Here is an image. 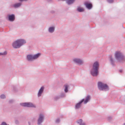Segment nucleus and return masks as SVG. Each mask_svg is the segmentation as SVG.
<instances>
[{
    "label": "nucleus",
    "instance_id": "obj_21",
    "mask_svg": "<svg viewBox=\"0 0 125 125\" xmlns=\"http://www.w3.org/2000/svg\"><path fill=\"white\" fill-rule=\"evenodd\" d=\"M59 95L61 98L65 97L66 96L65 94L64 93H61Z\"/></svg>",
    "mask_w": 125,
    "mask_h": 125
},
{
    "label": "nucleus",
    "instance_id": "obj_1",
    "mask_svg": "<svg viewBox=\"0 0 125 125\" xmlns=\"http://www.w3.org/2000/svg\"><path fill=\"white\" fill-rule=\"evenodd\" d=\"M99 63L98 62L96 61L93 63L92 68L90 71L91 74L93 77H96L99 74Z\"/></svg>",
    "mask_w": 125,
    "mask_h": 125
},
{
    "label": "nucleus",
    "instance_id": "obj_20",
    "mask_svg": "<svg viewBox=\"0 0 125 125\" xmlns=\"http://www.w3.org/2000/svg\"><path fill=\"white\" fill-rule=\"evenodd\" d=\"M77 10L79 12H82L84 11V10L83 8H81L80 7H78L77 9Z\"/></svg>",
    "mask_w": 125,
    "mask_h": 125
},
{
    "label": "nucleus",
    "instance_id": "obj_31",
    "mask_svg": "<svg viewBox=\"0 0 125 125\" xmlns=\"http://www.w3.org/2000/svg\"><path fill=\"white\" fill-rule=\"evenodd\" d=\"M15 123L17 125L19 124V121L17 120H16L15 121Z\"/></svg>",
    "mask_w": 125,
    "mask_h": 125
},
{
    "label": "nucleus",
    "instance_id": "obj_32",
    "mask_svg": "<svg viewBox=\"0 0 125 125\" xmlns=\"http://www.w3.org/2000/svg\"><path fill=\"white\" fill-rule=\"evenodd\" d=\"M32 123V121H29L28 122V124L29 125H31Z\"/></svg>",
    "mask_w": 125,
    "mask_h": 125
},
{
    "label": "nucleus",
    "instance_id": "obj_25",
    "mask_svg": "<svg viewBox=\"0 0 125 125\" xmlns=\"http://www.w3.org/2000/svg\"><path fill=\"white\" fill-rule=\"evenodd\" d=\"M0 98L1 99H4L5 98H6L5 96V95H4V94H1L0 96Z\"/></svg>",
    "mask_w": 125,
    "mask_h": 125
},
{
    "label": "nucleus",
    "instance_id": "obj_15",
    "mask_svg": "<svg viewBox=\"0 0 125 125\" xmlns=\"http://www.w3.org/2000/svg\"><path fill=\"white\" fill-rule=\"evenodd\" d=\"M84 5L86 8L89 10L91 9L92 8V4L88 2H86L84 3Z\"/></svg>",
    "mask_w": 125,
    "mask_h": 125
},
{
    "label": "nucleus",
    "instance_id": "obj_2",
    "mask_svg": "<svg viewBox=\"0 0 125 125\" xmlns=\"http://www.w3.org/2000/svg\"><path fill=\"white\" fill-rule=\"evenodd\" d=\"M98 87L99 90L100 91H106L109 90V87L107 84L100 82H99L98 83Z\"/></svg>",
    "mask_w": 125,
    "mask_h": 125
},
{
    "label": "nucleus",
    "instance_id": "obj_23",
    "mask_svg": "<svg viewBox=\"0 0 125 125\" xmlns=\"http://www.w3.org/2000/svg\"><path fill=\"white\" fill-rule=\"evenodd\" d=\"M68 86L67 85H66L65 86V89H64V91L66 93L68 91Z\"/></svg>",
    "mask_w": 125,
    "mask_h": 125
},
{
    "label": "nucleus",
    "instance_id": "obj_12",
    "mask_svg": "<svg viewBox=\"0 0 125 125\" xmlns=\"http://www.w3.org/2000/svg\"><path fill=\"white\" fill-rule=\"evenodd\" d=\"M22 3L21 2H19L12 4L10 5V7H13L15 9H17L20 7Z\"/></svg>",
    "mask_w": 125,
    "mask_h": 125
},
{
    "label": "nucleus",
    "instance_id": "obj_7",
    "mask_svg": "<svg viewBox=\"0 0 125 125\" xmlns=\"http://www.w3.org/2000/svg\"><path fill=\"white\" fill-rule=\"evenodd\" d=\"M20 105L21 106L27 107L35 108L36 106L32 103L31 102L24 103H20Z\"/></svg>",
    "mask_w": 125,
    "mask_h": 125
},
{
    "label": "nucleus",
    "instance_id": "obj_13",
    "mask_svg": "<svg viewBox=\"0 0 125 125\" xmlns=\"http://www.w3.org/2000/svg\"><path fill=\"white\" fill-rule=\"evenodd\" d=\"M17 40L20 47L26 43V40L23 39H20L18 40Z\"/></svg>",
    "mask_w": 125,
    "mask_h": 125
},
{
    "label": "nucleus",
    "instance_id": "obj_35",
    "mask_svg": "<svg viewBox=\"0 0 125 125\" xmlns=\"http://www.w3.org/2000/svg\"><path fill=\"white\" fill-rule=\"evenodd\" d=\"M51 0H47L48 1H51Z\"/></svg>",
    "mask_w": 125,
    "mask_h": 125
},
{
    "label": "nucleus",
    "instance_id": "obj_3",
    "mask_svg": "<svg viewBox=\"0 0 125 125\" xmlns=\"http://www.w3.org/2000/svg\"><path fill=\"white\" fill-rule=\"evenodd\" d=\"M41 54L38 53L35 54H29L27 55L26 59L28 61H32L33 60L36 59L40 56Z\"/></svg>",
    "mask_w": 125,
    "mask_h": 125
},
{
    "label": "nucleus",
    "instance_id": "obj_34",
    "mask_svg": "<svg viewBox=\"0 0 125 125\" xmlns=\"http://www.w3.org/2000/svg\"><path fill=\"white\" fill-rule=\"evenodd\" d=\"M119 72L121 73H122V70H119Z\"/></svg>",
    "mask_w": 125,
    "mask_h": 125
},
{
    "label": "nucleus",
    "instance_id": "obj_22",
    "mask_svg": "<svg viewBox=\"0 0 125 125\" xmlns=\"http://www.w3.org/2000/svg\"><path fill=\"white\" fill-rule=\"evenodd\" d=\"M60 98H61L59 95L55 96L54 97V99L55 101L57 100L58 99Z\"/></svg>",
    "mask_w": 125,
    "mask_h": 125
},
{
    "label": "nucleus",
    "instance_id": "obj_6",
    "mask_svg": "<svg viewBox=\"0 0 125 125\" xmlns=\"http://www.w3.org/2000/svg\"><path fill=\"white\" fill-rule=\"evenodd\" d=\"M73 61L76 64L80 65H82L84 62L83 59L78 58H74L73 59Z\"/></svg>",
    "mask_w": 125,
    "mask_h": 125
},
{
    "label": "nucleus",
    "instance_id": "obj_36",
    "mask_svg": "<svg viewBox=\"0 0 125 125\" xmlns=\"http://www.w3.org/2000/svg\"><path fill=\"white\" fill-rule=\"evenodd\" d=\"M1 52H0V56L1 55Z\"/></svg>",
    "mask_w": 125,
    "mask_h": 125
},
{
    "label": "nucleus",
    "instance_id": "obj_9",
    "mask_svg": "<svg viewBox=\"0 0 125 125\" xmlns=\"http://www.w3.org/2000/svg\"><path fill=\"white\" fill-rule=\"evenodd\" d=\"M8 17L9 21L11 22L13 21L15 19V15L14 14L9 15Z\"/></svg>",
    "mask_w": 125,
    "mask_h": 125
},
{
    "label": "nucleus",
    "instance_id": "obj_17",
    "mask_svg": "<svg viewBox=\"0 0 125 125\" xmlns=\"http://www.w3.org/2000/svg\"><path fill=\"white\" fill-rule=\"evenodd\" d=\"M90 96L89 95H87L85 99H84V100L83 102H84V104H86L87 102H88L90 100Z\"/></svg>",
    "mask_w": 125,
    "mask_h": 125
},
{
    "label": "nucleus",
    "instance_id": "obj_18",
    "mask_svg": "<svg viewBox=\"0 0 125 125\" xmlns=\"http://www.w3.org/2000/svg\"><path fill=\"white\" fill-rule=\"evenodd\" d=\"M55 27L54 26L50 27L48 29V31L50 33L53 32L55 31Z\"/></svg>",
    "mask_w": 125,
    "mask_h": 125
},
{
    "label": "nucleus",
    "instance_id": "obj_29",
    "mask_svg": "<svg viewBox=\"0 0 125 125\" xmlns=\"http://www.w3.org/2000/svg\"><path fill=\"white\" fill-rule=\"evenodd\" d=\"M112 117L111 116H109L108 117L107 119L109 121H110L112 119Z\"/></svg>",
    "mask_w": 125,
    "mask_h": 125
},
{
    "label": "nucleus",
    "instance_id": "obj_19",
    "mask_svg": "<svg viewBox=\"0 0 125 125\" xmlns=\"http://www.w3.org/2000/svg\"><path fill=\"white\" fill-rule=\"evenodd\" d=\"M82 119H80L77 121V123L80 124V125H85V124L84 123H82Z\"/></svg>",
    "mask_w": 125,
    "mask_h": 125
},
{
    "label": "nucleus",
    "instance_id": "obj_30",
    "mask_svg": "<svg viewBox=\"0 0 125 125\" xmlns=\"http://www.w3.org/2000/svg\"><path fill=\"white\" fill-rule=\"evenodd\" d=\"M14 102V100H10L9 101V103L10 104H11Z\"/></svg>",
    "mask_w": 125,
    "mask_h": 125
},
{
    "label": "nucleus",
    "instance_id": "obj_28",
    "mask_svg": "<svg viewBox=\"0 0 125 125\" xmlns=\"http://www.w3.org/2000/svg\"><path fill=\"white\" fill-rule=\"evenodd\" d=\"M108 2L109 3H112L114 2L113 0H107Z\"/></svg>",
    "mask_w": 125,
    "mask_h": 125
},
{
    "label": "nucleus",
    "instance_id": "obj_26",
    "mask_svg": "<svg viewBox=\"0 0 125 125\" xmlns=\"http://www.w3.org/2000/svg\"><path fill=\"white\" fill-rule=\"evenodd\" d=\"M1 55L4 56L7 54V52L6 51H4L3 52H1Z\"/></svg>",
    "mask_w": 125,
    "mask_h": 125
},
{
    "label": "nucleus",
    "instance_id": "obj_14",
    "mask_svg": "<svg viewBox=\"0 0 125 125\" xmlns=\"http://www.w3.org/2000/svg\"><path fill=\"white\" fill-rule=\"evenodd\" d=\"M44 87L42 86L41 87L39 90L37 94L38 97H40L42 96V94L44 91Z\"/></svg>",
    "mask_w": 125,
    "mask_h": 125
},
{
    "label": "nucleus",
    "instance_id": "obj_5",
    "mask_svg": "<svg viewBox=\"0 0 125 125\" xmlns=\"http://www.w3.org/2000/svg\"><path fill=\"white\" fill-rule=\"evenodd\" d=\"M44 119V114L42 113L39 114L37 120V125H42V123Z\"/></svg>",
    "mask_w": 125,
    "mask_h": 125
},
{
    "label": "nucleus",
    "instance_id": "obj_10",
    "mask_svg": "<svg viewBox=\"0 0 125 125\" xmlns=\"http://www.w3.org/2000/svg\"><path fill=\"white\" fill-rule=\"evenodd\" d=\"M19 43L17 40L13 42L12 44L13 47L15 49H17L20 48Z\"/></svg>",
    "mask_w": 125,
    "mask_h": 125
},
{
    "label": "nucleus",
    "instance_id": "obj_8",
    "mask_svg": "<svg viewBox=\"0 0 125 125\" xmlns=\"http://www.w3.org/2000/svg\"><path fill=\"white\" fill-rule=\"evenodd\" d=\"M84 100V99L83 98L78 103L76 104L75 105V108L76 109H79L81 106V104Z\"/></svg>",
    "mask_w": 125,
    "mask_h": 125
},
{
    "label": "nucleus",
    "instance_id": "obj_27",
    "mask_svg": "<svg viewBox=\"0 0 125 125\" xmlns=\"http://www.w3.org/2000/svg\"><path fill=\"white\" fill-rule=\"evenodd\" d=\"M9 125V124H7L5 122H2L1 125Z\"/></svg>",
    "mask_w": 125,
    "mask_h": 125
},
{
    "label": "nucleus",
    "instance_id": "obj_16",
    "mask_svg": "<svg viewBox=\"0 0 125 125\" xmlns=\"http://www.w3.org/2000/svg\"><path fill=\"white\" fill-rule=\"evenodd\" d=\"M58 1L62 0L64 1L66 0V3L68 5H70L73 4L75 0H58Z\"/></svg>",
    "mask_w": 125,
    "mask_h": 125
},
{
    "label": "nucleus",
    "instance_id": "obj_4",
    "mask_svg": "<svg viewBox=\"0 0 125 125\" xmlns=\"http://www.w3.org/2000/svg\"><path fill=\"white\" fill-rule=\"evenodd\" d=\"M115 57L118 62H123V61L124 59V56L122 53L119 51H116L115 54Z\"/></svg>",
    "mask_w": 125,
    "mask_h": 125
},
{
    "label": "nucleus",
    "instance_id": "obj_37",
    "mask_svg": "<svg viewBox=\"0 0 125 125\" xmlns=\"http://www.w3.org/2000/svg\"><path fill=\"white\" fill-rule=\"evenodd\" d=\"M122 125H125V123L123 124Z\"/></svg>",
    "mask_w": 125,
    "mask_h": 125
},
{
    "label": "nucleus",
    "instance_id": "obj_24",
    "mask_svg": "<svg viewBox=\"0 0 125 125\" xmlns=\"http://www.w3.org/2000/svg\"><path fill=\"white\" fill-rule=\"evenodd\" d=\"M60 120L59 118H57L55 120V123H59L60 122Z\"/></svg>",
    "mask_w": 125,
    "mask_h": 125
},
{
    "label": "nucleus",
    "instance_id": "obj_11",
    "mask_svg": "<svg viewBox=\"0 0 125 125\" xmlns=\"http://www.w3.org/2000/svg\"><path fill=\"white\" fill-rule=\"evenodd\" d=\"M110 61L111 64L113 66H115L116 65L115 64V59L113 58L112 56H110Z\"/></svg>",
    "mask_w": 125,
    "mask_h": 125
},
{
    "label": "nucleus",
    "instance_id": "obj_33",
    "mask_svg": "<svg viewBox=\"0 0 125 125\" xmlns=\"http://www.w3.org/2000/svg\"><path fill=\"white\" fill-rule=\"evenodd\" d=\"M28 0H18L21 2H22L24 1H26Z\"/></svg>",
    "mask_w": 125,
    "mask_h": 125
}]
</instances>
